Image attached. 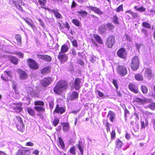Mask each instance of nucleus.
Instances as JSON below:
<instances>
[{"mask_svg":"<svg viewBox=\"0 0 155 155\" xmlns=\"http://www.w3.org/2000/svg\"><path fill=\"white\" fill-rule=\"evenodd\" d=\"M14 121L17 129L20 131L23 132L25 127L22 118L19 116H17L14 118Z\"/></svg>","mask_w":155,"mask_h":155,"instance_id":"obj_1","label":"nucleus"},{"mask_svg":"<svg viewBox=\"0 0 155 155\" xmlns=\"http://www.w3.org/2000/svg\"><path fill=\"white\" fill-rule=\"evenodd\" d=\"M139 65V60L138 57L134 56L131 59L130 66L132 70L136 71L138 69Z\"/></svg>","mask_w":155,"mask_h":155,"instance_id":"obj_2","label":"nucleus"},{"mask_svg":"<svg viewBox=\"0 0 155 155\" xmlns=\"http://www.w3.org/2000/svg\"><path fill=\"white\" fill-rule=\"evenodd\" d=\"M27 61L28 66L31 69L36 70L39 68V66L38 63L33 59H27Z\"/></svg>","mask_w":155,"mask_h":155,"instance_id":"obj_3","label":"nucleus"},{"mask_svg":"<svg viewBox=\"0 0 155 155\" xmlns=\"http://www.w3.org/2000/svg\"><path fill=\"white\" fill-rule=\"evenodd\" d=\"M22 103L21 102L12 103L11 105V107L15 111V112L19 113L23 110L22 107Z\"/></svg>","mask_w":155,"mask_h":155,"instance_id":"obj_4","label":"nucleus"},{"mask_svg":"<svg viewBox=\"0 0 155 155\" xmlns=\"http://www.w3.org/2000/svg\"><path fill=\"white\" fill-rule=\"evenodd\" d=\"M115 37L113 35L109 36L106 39V44L110 48L113 47L115 43Z\"/></svg>","mask_w":155,"mask_h":155,"instance_id":"obj_5","label":"nucleus"},{"mask_svg":"<svg viewBox=\"0 0 155 155\" xmlns=\"http://www.w3.org/2000/svg\"><path fill=\"white\" fill-rule=\"evenodd\" d=\"M117 73L121 76H124L127 74V68L122 65H118L117 68Z\"/></svg>","mask_w":155,"mask_h":155,"instance_id":"obj_6","label":"nucleus"},{"mask_svg":"<svg viewBox=\"0 0 155 155\" xmlns=\"http://www.w3.org/2000/svg\"><path fill=\"white\" fill-rule=\"evenodd\" d=\"M53 78L50 77L44 78L41 81V84L43 87H47L52 82Z\"/></svg>","mask_w":155,"mask_h":155,"instance_id":"obj_7","label":"nucleus"},{"mask_svg":"<svg viewBox=\"0 0 155 155\" xmlns=\"http://www.w3.org/2000/svg\"><path fill=\"white\" fill-rule=\"evenodd\" d=\"M117 55L119 58L126 60L127 58V53L126 50L123 48L119 49L117 51Z\"/></svg>","mask_w":155,"mask_h":155,"instance_id":"obj_8","label":"nucleus"},{"mask_svg":"<svg viewBox=\"0 0 155 155\" xmlns=\"http://www.w3.org/2000/svg\"><path fill=\"white\" fill-rule=\"evenodd\" d=\"M58 58L61 63H64L67 61L68 59V56L65 53L61 52H59Z\"/></svg>","mask_w":155,"mask_h":155,"instance_id":"obj_9","label":"nucleus"},{"mask_svg":"<svg viewBox=\"0 0 155 155\" xmlns=\"http://www.w3.org/2000/svg\"><path fill=\"white\" fill-rule=\"evenodd\" d=\"M81 79L77 78H76L73 83L72 84L73 88L77 91L79 90L81 87Z\"/></svg>","mask_w":155,"mask_h":155,"instance_id":"obj_10","label":"nucleus"},{"mask_svg":"<svg viewBox=\"0 0 155 155\" xmlns=\"http://www.w3.org/2000/svg\"><path fill=\"white\" fill-rule=\"evenodd\" d=\"M63 90H66L68 87V83L67 81L64 80L59 81L57 83Z\"/></svg>","mask_w":155,"mask_h":155,"instance_id":"obj_11","label":"nucleus"},{"mask_svg":"<svg viewBox=\"0 0 155 155\" xmlns=\"http://www.w3.org/2000/svg\"><path fill=\"white\" fill-rule=\"evenodd\" d=\"M18 73L19 75V78L21 80H24L28 78V75L27 73L25 71L21 69H18L17 70Z\"/></svg>","mask_w":155,"mask_h":155,"instance_id":"obj_12","label":"nucleus"},{"mask_svg":"<svg viewBox=\"0 0 155 155\" xmlns=\"http://www.w3.org/2000/svg\"><path fill=\"white\" fill-rule=\"evenodd\" d=\"M36 56L37 58L41 59L47 62H50L51 61V56L47 55L37 54Z\"/></svg>","mask_w":155,"mask_h":155,"instance_id":"obj_13","label":"nucleus"},{"mask_svg":"<svg viewBox=\"0 0 155 155\" xmlns=\"http://www.w3.org/2000/svg\"><path fill=\"white\" fill-rule=\"evenodd\" d=\"M66 110L65 108L64 107H60L58 104L56 105L55 108L53 111V113H55L62 114L64 113Z\"/></svg>","mask_w":155,"mask_h":155,"instance_id":"obj_14","label":"nucleus"},{"mask_svg":"<svg viewBox=\"0 0 155 155\" xmlns=\"http://www.w3.org/2000/svg\"><path fill=\"white\" fill-rule=\"evenodd\" d=\"M12 2L19 11L22 12L23 11L22 8L19 4L22 3V1L21 0H12Z\"/></svg>","mask_w":155,"mask_h":155,"instance_id":"obj_15","label":"nucleus"},{"mask_svg":"<svg viewBox=\"0 0 155 155\" xmlns=\"http://www.w3.org/2000/svg\"><path fill=\"white\" fill-rule=\"evenodd\" d=\"M128 88L130 90L134 93L137 94L138 92L137 87L133 83H130L129 84Z\"/></svg>","mask_w":155,"mask_h":155,"instance_id":"obj_16","label":"nucleus"},{"mask_svg":"<svg viewBox=\"0 0 155 155\" xmlns=\"http://www.w3.org/2000/svg\"><path fill=\"white\" fill-rule=\"evenodd\" d=\"M51 68L50 66L44 67L40 71V73L42 75H45L50 72Z\"/></svg>","mask_w":155,"mask_h":155,"instance_id":"obj_17","label":"nucleus"},{"mask_svg":"<svg viewBox=\"0 0 155 155\" xmlns=\"http://www.w3.org/2000/svg\"><path fill=\"white\" fill-rule=\"evenodd\" d=\"M63 89L57 84L53 88V91L56 94L60 95L63 91Z\"/></svg>","mask_w":155,"mask_h":155,"instance_id":"obj_18","label":"nucleus"},{"mask_svg":"<svg viewBox=\"0 0 155 155\" xmlns=\"http://www.w3.org/2000/svg\"><path fill=\"white\" fill-rule=\"evenodd\" d=\"M30 153L29 150H18L16 152V155H29Z\"/></svg>","mask_w":155,"mask_h":155,"instance_id":"obj_19","label":"nucleus"},{"mask_svg":"<svg viewBox=\"0 0 155 155\" xmlns=\"http://www.w3.org/2000/svg\"><path fill=\"white\" fill-rule=\"evenodd\" d=\"M107 117L109 118L111 122H114L115 119V113L111 110H109Z\"/></svg>","mask_w":155,"mask_h":155,"instance_id":"obj_20","label":"nucleus"},{"mask_svg":"<svg viewBox=\"0 0 155 155\" xmlns=\"http://www.w3.org/2000/svg\"><path fill=\"white\" fill-rule=\"evenodd\" d=\"M145 74L149 79L153 77V74L152 72V70L150 68H146L145 72Z\"/></svg>","mask_w":155,"mask_h":155,"instance_id":"obj_21","label":"nucleus"},{"mask_svg":"<svg viewBox=\"0 0 155 155\" xmlns=\"http://www.w3.org/2000/svg\"><path fill=\"white\" fill-rule=\"evenodd\" d=\"M61 124L62 126V130L64 132H67L70 128L69 124L68 122H62Z\"/></svg>","mask_w":155,"mask_h":155,"instance_id":"obj_22","label":"nucleus"},{"mask_svg":"<svg viewBox=\"0 0 155 155\" xmlns=\"http://www.w3.org/2000/svg\"><path fill=\"white\" fill-rule=\"evenodd\" d=\"M79 94L76 91H73L71 94L70 96V100L71 101H73L78 98Z\"/></svg>","mask_w":155,"mask_h":155,"instance_id":"obj_23","label":"nucleus"},{"mask_svg":"<svg viewBox=\"0 0 155 155\" xmlns=\"http://www.w3.org/2000/svg\"><path fill=\"white\" fill-rule=\"evenodd\" d=\"M90 8L92 11L97 14L102 15L103 14V12L101 11L99 8L96 7L91 6L90 7Z\"/></svg>","mask_w":155,"mask_h":155,"instance_id":"obj_24","label":"nucleus"},{"mask_svg":"<svg viewBox=\"0 0 155 155\" xmlns=\"http://www.w3.org/2000/svg\"><path fill=\"white\" fill-rule=\"evenodd\" d=\"M134 78L136 81H142L144 80V77L143 75L139 73L136 74L134 76Z\"/></svg>","mask_w":155,"mask_h":155,"instance_id":"obj_25","label":"nucleus"},{"mask_svg":"<svg viewBox=\"0 0 155 155\" xmlns=\"http://www.w3.org/2000/svg\"><path fill=\"white\" fill-rule=\"evenodd\" d=\"M93 37L96 41L99 44L102 45L103 44V41L101 37L98 35H93Z\"/></svg>","mask_w":155,"mask_h":155,"instance_id":"obj_26","label":"nucleus"},{"mask_svg":"<svg viewBox=\"0 0 155 155\" xmlns=\"http://www.w3.org/2000/svg\"><path fill=\"white\" fill-rule=\"evenodd\" d=\"M98 31L99 33L101 34H104L106 31V28L105 25H103L100 26L98 28Z\"/></svg>","mask_w":155,"mask_h":155,"instance_id":"obj_27","label":"nucleus"},{"mask_svg":"<svg viewBox=\"0 0 155 155\" xmlns=\"http://www.w3.org/2000/svg\"><path fill=\"white\" fill-rule=\"evenodd\" d=\"M68 49L69 47L68 45L66 44H64L61 46L60 52L65 53L68 51Z\"/></svg>","mask_w":155,"mask_h":155,"instance_id":"obj_28","label":"nucleus"},{"mask_svg":"<svg viewBox=\"0 0 155 155\" xmlns=\"http://www.w3.org/2000/svg\"><path fill=\"white\" fill-rule=\"evenodd\" d=\"M9 60L12 64L15 65L18 64V59L15 56H11Z\"/></svg>","mask_w":155,"mask_h":155,"instance_id":"obj_29","label":"nucleus"},{"mask_svg":"<svg viewBox=\"0 0 155 155\" xmlns=\"http://www.w3.org/2000/svg\"><path fill=\"white\" fill-rule=\"evenodd\" d=\"M38 4L42 6H41L42 8L45 9H47L48 10H49V8H46L44 6L46 5L47 2L46 0H38Z\"/></svg>","mask_w":155,"mask_h":155,"instance_id":"obj_30","label":"nucleus"},{"mask_svg":"<svg viewBox=\"0 0 155 155\" xmlns=\"http://www.w3.org/2000/svg\"><path fill=\"white\" fill-rule=\"evenodd\" d=\"M77 146L81 153V155H83L84 153V149L83 148V146L82 145V142L81 141H79L77 145Z\"/></svg>","mask_w":155,"mask_h":155,"instance_id":"obj_31","label":"nucleus"},{"mask_svg":"<svg viewBox=\"0 0 155 155\" xmlns=\"http://www.w3.org/2000/svg\"><path fill=\"white\" fill-rule=\"evenodd\" d=\"M34 108L38 112H43L45 111L44 107L42 106H35Z\"/></svg>","mask_w":155,"mask_h":155,"instance_id":"obj_32","label":"nucleus"},{"mask_svg":"<svg viewBox=\"0 0 155 155\" xmlns=\"http://www.w3.org/2000/svg\"><path fill=\"white\" fill-rule=\"evenodd\" d=\"M134 8L136 11L141 12H144L146 10V8L143 6L139 7H138L137 6H135Z\"/></svg>","mask_w":155,"mask_h":155,"instance_id":"obj_33","label":"nucleus"},{"mask_svg":"<svg viewBox=\"0 0 155 155\" xmlns=\"http://www.w3.org/2000/svg\"><path fill=\"white\" fill-rule=\"evenodd\" d=\"M103 124L106 127L107 131V132H109L110 130V124L108 122L107 120L104 119L103 120Z\"/></svg>","mask_w":155,"mask_h":155,"instance_id":"obj_34","label":"nucleus"},{"mask_svg":"<svg viewBox=\"0 0 155 155\" xmlns=\"http://www.w3.org/2000/svg\"><path fill=\"white\" fill-rule=\"evenodd\" d=\"M27 110L29 114L32 117H34L35 114L34 110L31 107H28L27 108Z\"/></svg>","mask_w":155,"mask_h":155,"instance_id":"obj_35","label":"nucleus"},{"mask_svg":"<svg viewBox=\"0 0 155 155\" xmlns=\"http://www.w3.org/2000/svg\"><path fill=\"white\" fill-rule=\"evenodd\" d=\"M51 12L55 15V16L57 18H62V16L61 15L58 11L54 9H53L51 10Z\"/></svg>","mask_w":155,"mask_h":155,"instance_id":"obj_36","label":"nucleus"},{"mask_svg":"<svg viewBox=\"0 0 155 155\" xmlns=\"http://www.w3.org/2000/svg\"><path fill=\"white\" fill-rule=\"evenodd\" d=\"M15 38L18 44L21 45V37L19 34H16L15 35Z\"/></svg>","mask_w":155,"mask_h":155,"instance_id":"obj_37","label":"nucleus"},{"mask_svg":"<svg viewBox=\"0 0 155 155\" xmlns=\"http://www.w3.org/2000/svg\"><path fill=\"white\" fill-rule=\"evenodd\" d=\"M145 100L137 97L134 98L133 100L134 103L136 102L138 104L143 103H145Z\"/></svg>","mask_w":155,"mask_h":155,"instance_id":"obj_38","label":"nucleus"},{"mask_svg":"<svg viewBox=\"0 0 155 155\" xmlns=\"http://www.w3.org/2000/svg\"><path fill=\"white\" fill-rule=\"evenodd\" d=\"M58 142L61 148L63 150L64 149H65V144L63 140L60 137H58Z\"/></svg>","mask_w":155,"mask_h":155,"instance_id":"obj_39","label":"nucleus"},{"mask_svg":"<svg viewBox=\"0 0 155 155\" xmlns=\"http://www.w3.org/2000/svg\"><path fill=\"white\" fill-rule=\"evenodd\" d=\"M72 22L77 27H79L81 25L80 22L78 19H73L72 21Z\"/></svg>","mask_w":155,"mask_h":155,"instance_id":"obj_40","label":"nucleus"},{"mask_svg":"<svg viewBox=\"0 0 155 155\" xmlns=\"http://www.w3.org/2000/svg\"><path fill=\"white\" fill-rule=\"evenodd\" d=\"M24 20L25 22L32 28H33L35 27V25L33 24L31 20L29 21L26 19H24Z\"/></svg>","mask_w":155,"mask_h":155,"instance_id":"obj_41","label":"nucleus"},{"mask_svg":"<svg viewBox=\"0 0 155 155\" xmlns=\"http://www.w3.org/2000/svg\"><path fill=\"white\" fill-rule=\"evenodd\" d=\"M106 26L107 28L110 31H112L115 28L114 25L110 23H107Z\"/></svg>","mask_w":155,"mask_h":155,"instance_id":"obj_42","label":"nucleus"},{"mask_svg":"<svg viewBox=\"0 0 155 155\" xmlns=\"http://www.w3.org/2000/svg\"><path fill=\"white\" fill-rule=\"evenodd\" d=\"M141 89L142 93L144 94H147L148 92V88L145 85H142L141 86Z\"/></svg>","mask_w":155,"mask_h":155,"instance_id":"obj_43","label":"nucleus"},{"mask_svg":"<svg viewBox=\"0 0 155 155\" xmlns=\"http://www.w3.org/2000/svg\"><path fill=\"white\" fill-rule=\"evenodd\" d=\"M78 13L80 16L82 17H85L87 15V12L85 11H82L81 10V11H78L77 12Z\"/></svg>","mask_w":155,"mask_h":155,"instance_id":"obj_44","label":"nucleus"},{"mask_svg":"<svg viewBox=\"0 0 155 155\" xmlns=\"http://www.w3.org/2000/svg\"><path fill=\"white\" fill-rule=\"evenodd\" d=\"M34 104L36 106H43L44 105V103L42 101H35Z\"/></svg>","mask_w":155,"mask_h":155,"instance_id":"obj_45","label":"nucleus"},{"mask_svg":"<svg viewBox=\"0 0 155 155\" xmlns=\"http://www.w3.org/2000/svg\"><path fill=\"white\" fill-rule=\"evenodd\" d=\"M123 145V143L119 139H117L116 141V147L118 148H121Z\"/></svg>","mask_w":155,"mask_h":155,"instance_id":"obj_46","label":"nucleus"},{"mask_svg":"<svg viewBox=\"0 0 155 155\" xmlns=\"http://www.w3.org/2000/svg\"><path fill=\"white\" fill-rule=\"evenodd\" d=\"M113 22L114 24L118 25L119 22L118 21V18L116 15H114L113 18Z\"/></svg>","mask_w":155,"mask_h":155,"instance_id":"obj_47","label":"nucleus"},{"mask_svg":"<svg viewBox=\"0 0 155 155\" xmlns=\"http://www.w3.org/2000/svg\"><path fill=\"white\" fill-rule=\"evenodd\" d=\"M59 119L57 118H55L53 121L52 122V125L54 127H56L58 124L59 123Z\"/></svg>","mask_w":155,"mask_h":155,"instance_id":"obj_48","label":"nucleus"},{"mask_svg":"<svg viewBox=\"0 0 155 155\" xmlns=\"http://www.w3.org/2000/svg\"><path fill=\"white\" fill-rule=\"evenodd\" d=\"M142 26L146 28L150 29L151 28V25L147 22H144L142 23Z\"/></svg>","mask_w":155,"mask_h":155,"instance_id":"obj_49","label":"nucleus"},{"mask_svg":"<svg viewBox=\"0 0 155 155\" xmlns=\"http://www.w3.org/2000/svg\"><path fill=\"white\" fill-rule=\"evenodd\" d=\"M141 128H144L148 125V122L147 120H146L145 122L144 121H141Z\"/></svg>","mask_w":155,"mask_h":155,"instance_id":"obj_50","label":"nucleus"},{"mask_svg":"<svg viewBox=\"0 0 155 155\" xmlns=\"http://www.w3.org/2000/svg\"><path fill=\"white\" fill-rule=\"evenodd\" d=\"M75 150V146H73L70 148L69 150V152L71 154L75 155L76 154Z\"/></svg>","mask_w":155,"mask_h":155,"instance_id":"obj_51","label":"nucleus"},{"mask_svg":"<svg viewBox=\"0 0 155 155\" xmlns=\"http://www.w3.org/2000/svg\"><path fill=\"white\" fill-rule=\"evenodd\" d=\"M117 12H119L121 11H123L124 10L123 6V4H121L118 6L115 9Z\"/></svg>","mask_w":155,"mask_h":155,"instance_id":"obj_52","label":"nucleus"},{"mask_svg":"<svg viewBox=\"0 0 155 155\" xmlns=\"http://www.w3.org/2000/svg\"><path fill=\"white\" fill-rule=\"evenodd\" d=\"M112 82L116 88L117 89H118L119 88V87L118 85V81L117 80L113 79Z\"/></svg>","mask_w":155,"mask_h":155,"instance_id":"obj_53","label":"nucleus"},{"mask_svg":"<svg viewBox=\"0 0 155 155\" xmlns=\"http://www.w3.org/2000/svg\"><path fill=\"white\" fill-rule=\"evenodd\" d=\"M1 79L5 82H8L10 81V79H9L7 77L5 76V75L2 74L1 76Z\"/></svg>","mask_w":155,"mask_h":155,"instance_id":"obj_54","label":"nucleus"},{"mask_svg":"<svg viewBox=\"0 0 155 155\" xmlns=\"http://www.w3.org/2000/svg\"><path fill=\"white\" fill-rule=\"evenodd\" d=\"M71 42L74 47H78V44L76 39H74L73 40L71 41Z\"/></svg>","mask_w":155,"mask_h":155,"instance_id":"obj_55","label":"nucleus"},{"mask_svg":"<svg viewBox=\"0 0 155 155\" xmlns=\"http://www.w3.org/2000/svg\"><path fill=\"white\" fill-rule=\"evenodd\" d=\"M111 139H114L116 137V133L114 130L112 131L110 133Z\"/></svg>","mask_w":155,"mask_h":155,"instance_id":"obj_56","label":"nucleus"},{"mask_svg":"<svg viewBox=\"0 0 155 155\" xmlns=\"http://www.w3.org/2000/svg\"><path fill=\"white\" fill-rule=\"evenodd\" d=\"M131 15L134 18H138L139 17L138 13L137 12H132Z\"/></svg>","mask_w":155,"mask_h":155,"instance_id":"obj_57","label":"nucleus"},{"mask_svg":"<svg viewBox=\"0 0 155 155\" xmlns=\"http://www.w3.org/2000/svg\"><path fill=\"white\" fill-rule=\"evenodd\" d=\"M148 107L151 109H155V103H152L148 105Z\"/></svg>","mask_w":155,"mask_h":155,"instance_id":"obj_58","label":"nucleus"},{"mask_svg":"<svg viewBox=\"0 0 155 155\" xmlns=\"http://www.w3.org/2000/svg\"><path fill=\"white\" fill-rule=\"evenodd\" d=\"M49 106L50 108L52 109L54 107V101L53 100H52L50 101L49 102Z\"/></svg>","mask_w":155,"mask_h":155,"instance_id":"obj_59","label":"nucleus"},{"mask_svg":"<svg viewBox=\"0 0 155 155\" xmlns=\"http://www.w3.org/2000/svg\"><path fill=\"white\" fill-rule=\"evenodd\" d=\"M71 54L73 56H76L77 54L76 50L74 48H73L71 50Z\"/></svg>","mask_w":155,"mask_h":155,"instance_id":"obj_60","label":"nucleus"},{"mask_svg":"<svg viewBox=\"0 0 155 155\" xmlns=\"http://www.w3.org/2000/svg\"><path fill=\"white\" fill-rule=\"evenodd\" d=\"M95 92H97L99 96L101 97H104V95L100 91L97 90Z\"/></svg>","mask_w":155,"mask_h":155,"instance_id":"obj_61","label":"nucleus"},{"mask_svg":"<svg viewBox=\"0 0 155 155\" xmlns=\"http://www.w3.org/2000/svg\"><path fill=\"white\" fill-rule=\"evenodd\" d=\"M15 54L18 55L21 58H22L23 57V54L21 52H16L15 53Z\"/></svg>","mask_w":155,"mask_h":155,"instance_id":"obj_62","label":"nucleus"},{"mask_svg":"<svg viewBox=\"0 0 155 155\" xmlns=\"http://www.w3.org/2000/svg\"><path fill=\"white\" fill-rule=\"evenodd\" d=\"M64 27L67 28V29L69 30L70 29V26L68 23L67 22H66L65 24H64Z\"/></svg>","mask_w":155,"mask_h":155,"instance_id":"obj_63","label":"nucleus"},{"mask_svg":"<svg viewBox=\"0 0 155 155\" xmlns=\"http://www.w3.org/2000/svg\"><path fill=\"white\" fill-rule=\"evenodd\" d=\"M4 72L5 73H6L9 77H12V75L11 74V71H5Z\"/></svg>","mask_w":155,"mask_h":155,"instance_id":"obj_64","label":"nucleus"}]
</instances>
